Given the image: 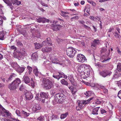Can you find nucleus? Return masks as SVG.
<instances>
[{
	"mask_svg": "<svg viewBox=\"0 0 121 121\" xmlns=\"http://www.w3.org/2000/svg\"><path fill=\"white\" fill-rule=\"evenodd\" d=\"M65 99V96L62 93L56 94L55 96V100L57 103H60L63 101Z\"/></svg>",
	"mask_w": 121,
	"mask_h": 121,
	"instance_id": "1",
	"label": "nucleus"
},
{
	"mask_svg": "<svg viewBox=\"0 0 121 121\" xmlns=\"http://www.w3.org/2000/svg\"><path fill=\"white\" fill-rule=\"evenodd\" d=\"M67 55L69 57H73L74 56L77 51L76 49L73 47L69 48L66 50Z\"/></svg>",
	"mask_w": 121,
	"mask_h": 121,
	"instance_id": "2",
	"label": "nucleus"
},
{
	"mask_svg": "<svg viewBox=\"0 0 121 121\" xmlns=\"http://www.w3.org/2000/svg\"><path fill=\"white\" fill-rule=\"evenodd\" d=\"M43 88L46 90H48L51 88L52 86V83L48 79L44 78L43 79Z\"/></svg>",
	"mask_w": 121,
	"mask_h": 121,
	"instance_id": "3",
	"label": "nucleus"
},
{
	"mask_svg": "<svg viewBox=\"0 0 121 121\" xmlns=\"http://www.w3.org/2000/svg\"><path fill=\"white\" fill-rule=\"evenodd\" d=\"M22 81L26 84H28L30 82V85L31 86L33 87L34 86V82L32 78L31 79L30 81V79L27 76L24 75L22 78Z\"/></svg>",
	"mask_w": 121,
	"mask_h": 121,
	"instance_id": "4",
	"label": "nucleus"
},
{
	"mask_svg": "<svg viewBox=\"0 0 121 121\" xmlns=\"http://www.w3.org/2000/svg\"><path fill=\"white\" fill-rule=\"evenodd\" d=\"M52 42L50 38H47L46 40L43 42L42 44L38 43V49L41 48L43 45L51 46L52 45Z\"/></svg>",
	"mask_w": 121,
	"mask_h": 121,
	"instance_id": "5",
	"label": "nucleus"
},
{
	"mask_svg": "<svg viewBox=\"0 0 121 121\" xmlns=\"http://www.w3.org/2000/svg\"><path fill=\"white\" fill-rule=\"evenodd\" d=\"M0 108H2L3 111V112H1V113H0V115H2L3 116L7 117L10 116L11 114L9 113V112L3 108L0 104Z\"/></svg>",
	"mask_w": 121,
	"mask_h": 121,
	"instance_id": "6",
	"label": "nucleus"
},
{
	"mask_svg": "<svg viewBox=\"0 0 121 121\" xmlns=\"http://www.w3.org/2000/svg\"><path fill=\"white\" fill-rule=\"evenodd\" d=\"M112 72L106 70H104L100 72L99 74L100 75L105 78L107 76H110L112 74Z\"/></svg>",
	"mask_w": 121,
	"mask_h": 121,
	"instance_id": "7",
	"label": "nucleus"
},
{
	"mask_svg": "<svg viewBox=\"0 0 121 121\" xmlns=\"http://www.w3.org/2000/svg\"><path fill=\"white\" fill-rule=\"evenodd\" d=\"M77 60L79 62H83L86 60L85 56L82 54H78L77 56Z\"/></svg>",
	"mask_w": 121,
	"mask_h": 121,
	"instance_id": "8",
	"label": "nucleus"
},
{
	"mask_svg": "<svg viewBox=\"0 0 121 121\" xmlns=\"http://www.w3.org/2000/svg\"><path fill=\"white\" fill-rule=\"evenodd\" d=\"M25 97L27 100L31 99L33 97V95L31 92L26 91L24 92Z\"/></svg>",
	"mask_w": 121,
	"mask_h": 121,
	"instance_id": "9",
	"label": "nucleus"
},
{
	"mask_svg": "<svg viewBox=\"0 0 121 121\" xmlns=\"http://www.w3.org/2000/svg\"><path fill=\"white\" fill-rule=\"evenodd\" d=\"M61 26L60 25L52 24L51 25V28L53 30H59L61 27Z\"/></svg>",
	"mask_w": 121,
	"mask_h": 121,
	"instance_id": "10",
	"label": "nucleus"
},
{
	"mask_svg": "<svg viewBox=\"0 0 121 121\" xmlns=\"http://www.w3.org/2000/svg\"><path fill=\"white\" fill-rule=\"evenodd\" d=\"M99 43L100 42L99 40L95 39L92 43L91 47H95L97 45L99 44Z\"/></svg>",
	"mask_w": 121,
	"mask_h": 121,
	"instance_id": "11",
	"label": "nucleus"
},
{
	"mask_svg": "<svg viewBox=\"0 0 121 121\" xmlns=\"http://www.w3.org/2000/svg\"><path fill=\"white\" fill-rule=\"evenodd\" d=\"M18 87L13 82L8 86L9 88L11 90L13 91L15 90Z\"/></svg>",
	"mask_w": 121,
	"mask_h": 121,
	"instance_id": "12",
	"label": "nucleus"
},
{
	"mask_svg": "<svg viewBox=\"0 0 121 121\" xmlns=\"http://www.w3.org/2000/svg\"><path fill=\"white\" fill-rule=\"evenodd\" d=\"M49 22V19H45L44 17H39L38 18V22L44 23L45 22Z\"/></svg>",
	"mask_w": 121,
	"mask_h": 121,
	"instance_id": "13",
	"label": "nucleus"
},
{
	"mask_svg": "<svg viewBox=\"0 0 121 121\" xmlns=\"http://www.w3.org/2000/svg\"><path fill=\"white\" fill-rule=\"evenodd\" d=\"M69 89L71 91V93L72 94L75 95L77 91L75 87L71 86L69 87Z\"/></svg>",
	"mask_w": 121,
	"mask_h": 121,
	"instance_id": "14",
	"label": "nucleus"
},
{
	"mask_svg": "<svg viewBox=\"0 0 121 121\" xmlns=\"http://www.w3.org/2000/svg\"><path fill=\"white\" fill-rule=\"evenodd\" d=\"M38 57V53L36 52L33 53L31 56V59L33 61L37 60Z\"/></svg>",
	"mask_w": 121,
	"mask_h": 121,
	"instance_id": "15",
	"label": "nucleus"
},
{
	"mask_svg": "<svg viewBox=\"0 0 121 121\" xmlns=\"http://www.w3.org/2000/svg\"><path fill=\"white\" fill-rule=\"evenodd\" d=\"M78 71L81 74V73H82L85 71L84 65H82L78 66Z\"/></svg>",
	"mask_w": 121,
	"mask_h": 121,
	"instance_id": "16",
	"label": "nucleus"
},
{
	"mask_svg": "<svg viewBox=\"0 0 121 121\" xmlns=\"http://www.w3.org/2000/svg\"><path fill=\"white\" fill-rule=\"evenodd\" d=\"M52 50L51 47H46L45 48H43L42 49V51L43 52H49Z\"/></svg>",
	"mask_w": 121,
	"mask_h": 121,
	"instance_id": "17",
	"label": "nucleus"
},
{
	"mask_svg": "<svg viewBox=\"0 0 121 121\" xmlns=\"http://www.w3.org/2000/svg\"><path fill=\"white\" fill-rule=\"evenodd\" d=\"M21 80L20 79L18 78H17L14 80L12 82L18 87L19 84L21 83Z\"/></svg>",
	"mask_w": 121,
	"mask_h": 121,
	"instance_id": "18",
	"label": "nucleus"
},
{
	"mask_svg": "<svg viewBox=\"0 0 121 121\" xmlns=\"http://www.w3.org/2000/svg\"><path fill=\"white\" fill-rule=\"evenodd\" d=\"M83 65L85 71L89 72L91 71V68L90 65L86 64Z\"/></svg>",
	"mask_w": 121,
	"mask_h": 121,
	"instance_id": "19",
	"label": "nucleus"
},
{
	"mask_svg": "<svg viewBox=\"0 0 121 121\" xmlns=\"http://www.w3.org/2000/svg\"><path fill=\"white\" fill-rule=\"evenodd\" d=\"M100 52L101 53H105L107 55H108L110 53V50L109 49L107 51V49H102L100 50Z\"/></svg>",
	"mask_w": 121,
	"mask_h": 121,
	"instance_id": "20",
	"label": "nucleus"
},
{
	"mask_svg": "<svg viewBox=\"0 0 121 121\" xmlns=\"http://www.w3.org/2000/svg\"><path fill=\"white\" fill-rule=\"evenodd\" d=\"M91 72L84 71L83 72L81 73V74L82 75H84L86 77H87L90 76Z\"/></svg>",
	"mask_w": 121,
	"mask_h": 121,
	"instance_id": "21",
	"label": "nucleus"
},
{
	"mask_svg": "<svg viewBox=\"0 0 121 121\" xmlns=\"http://www.w3.org/2000/svg\"><path fill=\"white\" fill-rule=\"evenodd\" d=\"M33 73L36 76H38V70L37 68L35 66H33Z\"/></svg>",
	"mask_w": 121,
	"mask_h": 121,
	"instance_id": "22",
	"label": "nucleus"
},
{
	"mask_svg": "<svg viewBox=\"0 0 121 121\" xmlns=\"http://www.w3.org/2000/svg\"><path fill=\"white\" fill-rule=\"evenodd\" d=\"M25 69L24 67H21L19 66L16 70L18 72L22 73L24 71Z\"/></svg>",
	"mask_w": 121,
	"mask_h": 121,
	"instance_id": "23",
	"label": "nucleus"
},
{
	"mask_svg": "<svg viewBox=\"0 0 121 121\" xmlns=\"http://www.w3.org/2000/svg\"><path fill=\"white\" fill-rule=\"evenodd\" d=\"M11 66L13 68L15 69L16 70L19 66V65L16 63L15 62H13L11 64Z\"/></svg>",
	"mask_w": 121,
	"mask_h": 121,
	"instance_id": "24",
	"label": "nucleus"
},
{
	"mask_svg": "<svg viewBox=\"0 0 121 121\" xmlns=\"http://www.w3.org/2000/svg\"><path fill=\"white\" fill-rule=\"evenodd\" d=\"M61 83L63 85L67 86L68 85V83L67 81H66L64 79H62L60 81Z\"/></svg>",
	"mask_w": 121,
	"mask_h": 121,
	"instance_id": "25",
	"label": "nucleus"
},
{
	"mask_svg": "<svg viewBox=\"0 0 121 121\" xmlns=\"http://www.w3.org/2000/svg\"><path fill=\"white\" fill-rule=\"evenodd\" d=\"M82 104L80 103H78V105L76 107V108L77 110H79L82 108Z\"/></svg>",
	"mask_w": 121,
	"mask_h": 121,
	"instance_id": "26",
	"label": "nucleus"
},
{
	"mask_svg": "<svg viewBox=\"0 0 121 121\" xmlns=\"http://www.w3.org/2000/svg\"><path fill=\"white\" fill-rule=\"evenodd\" d=\"M102 89L103 93L105 94H107L108 93V90L104 86L101 87V89Z\"/></svg>",
	"mask_w": 121,
	"mask_h": 121,
	"instance_id": "27",
	"label": "nucleus"
},
{
	"mask_svg": "<svg viewBox=\"0 0 121 121\" xmlns=\"http://www.w3.org/2000/svg\"><path fill=\"white\" fill-rule=\"evenodd\" d=\"M84 94L86 95V97H88L92 95L91 91H86L84 93Z\"/></svg>",
	"mask_w": 121,
	"mask_h": 121,
	"instance_id": "28",
	"label": "nucleus"
},
{
	"mask_svg": "<svg viewBox=\"0 0 121 121\" xmlns=\"http://www.w3.org/2000/svg\"><path fill=\"white\" fill-rule=\"evenodd\" d=\"M98 108H96L94 109L92 111V113L94 115L98 114Z\"/></svg>",
	"mask_w": 121,
	"mask_h": 121,
	"instance_id": "29",
	"label": "nucleus"
},
{
	"mask_svg": "<svg viewBox=\"0 0 121 121\" xmlns=\"http://www.w3.org/2000/svg\"><path fill=\"white\" fill-rule=\"evenodd\" d=\"M68 114V113L66 112L64 114H61L60 118L61 119H63L65 118Z\"/></svg>",
	"mask_w": 121,
	"mask_h": 121,
	"instance_id": "30",
	"label": "nucleus"
},
{
	"mask_svg": "<svg viewBox=\"0 0 121 121\" xmlns=\"http://www.w3.org/2000/svg\"><path fill=\"white\" fill-rule=\"evenodd\" d=\"M40 95L41 97L47 98L48 97L47 94L44 92H41Z\"/></svg>",
	"mask_w": 121,
	"mask_h": 121,
	"instance_id": "31",
	"label": "nucleus"
},
{
	"mask_svg": "<svg viewBox=\"0 0 121 121\" xmlns=\"http://www.w3.org/2000/svg\"><path fill=\"white\" fill-rule=\"evenodd\" d=\"M4 32L0 31V40H3L4 39Z\"/></svg>",
	"mask_w": 121,
	"mask_h": 121,
	"instance_id": "32",
	"label": "nucleus"
},
{
	"mask_svg": "<svg viewBox=\"0 0 121 121\" xmlns=\"http://www.w3.org/2000/svg\"><path fill=\"white\" fill-rule=\"evenodd\" d=\"M22 114L24 115L25 117H27L29 115V113L25 112L24 110H22L21 111Z\"/></svg>",
	"mask_w": 121,
	"mask_h": 121,
	"instance_id": "33",
	"label": "nucleus"
},
{
	"mask_svg": "<svg viewBox=\"0 0 121 121\" xmlns=\"http://www.w3.org/2000/svg\"><path fill=\"white\" fill-rule=\"evenodd\" d=\"M19 54L21 55V56H25L27 54L26 52L24 50L20 51L19 53Z\"/></svg>",
	"mask_w": 121,
	"mask_h": 121,
	"instance_id": "34",
	"label": "nucleus"
},
{
	"mask_svg": "<svg viewBox=\"0 0 121 121\" xmlns=\"http://www.w3.org/2000/svg\"><path fill=\"white\" fill-rule=\"evenodd\" d=\"M33 110L34 112H37L38 111V107L35 106L33 108Z\"/></svg>",
	"mask_w": 121,
	"mask_h": 121,
	"instance_id": "35",
	"label": "nucleus"
},
{
	"mask_svg": "<svg viewBox=\"0 0 121 121\" xmlns=\"http://www.w3.org/2000/svg\"><path fill=\"white\" fill-rule=\"evenodd\" d=\"M59 118V117L56 115L54 114L53 115L52 117H51V120L53 119H58Z\"/></svg>",
	"mask_w": 121,
	"mask_h": 121,
	"instance_id": "36",
	"label": "nucleus"
},
{
	"mask_svg": "<svg viewBox=\"0 0 121 121\" xmlns=\"http://www.w3.org/2000/svg\"><path fill=\"white\" fill-rule=\"evenodd\" d=\"M87 1L90 4H91L93 6H95L96 5L95 3L91 0H87Z\"/></svg>",
	"mask_w": 121,
	"mask_h": 121,
	"instance_id": "37",
	"label": "nucleus"
},
{
	"mask_svg": "<svg viewBox=\"0 0 121 121\" xmlns=\"http://www.w3.org/2000/svg\"><path fill=\"white\" fill-rule=\"evenodd\" d=\"M52 62L54 63L58 64L59 62V61L57 59H54L52 60Z\"/></svg>",
	"mask_w": 121,
	"mask_h": 121,
	"instance_id": "38",
	"label": "nucleus"
},
{
	"mask_svg": "<svg viewBox=\"0 0 121 121\" xmlns=\"http://www.w3.org/2000/svg\"><path fill=\"white\" fill-rule=\"evenodd\" d=\"M117 69L119 71L121 72V63H119L117 65Z\"/></svg>",
	"mask_w": 121,
	"mask_h": 121,
	"instance_id": "39",
	"label": "nucleus"
},
{
	"mask_svg": "<svg viewBox=\"0 0 121 121\" xmlns=\"http://www.w3.org/2000/svg\"><path fill=\"white\" fill-rule=\"evenodd\" d=\"M50 92L51 95H53L56 93V91L55 89H52L50 91Z\"/></svg>",
	"mask_w": 121,
	"mask_h": 121,
	"instance_id": "40",
	"label": "nucleus"
},
{
	"mask_svg": "<svg viewBox=\"0 0 121 121\" xmlns=\"http://www.w3.org/2000/svg\"><path fill=\"white\" fill-rule=\"evenodd\" d=\"M38 1L43 6H46L47 7H48V6L47 5V4L45 3H44L41 1H39L38 0Z\"/></svg>",
	"mask_w": 121,
	"mask_h": 121,
	"instance_id": "41",
	"label": "nucleus"
},
{
	"mask_svg": "<svg viewBox=\"0 0 121 121\" xmlns=\"http://www.w3.org/2000/svg\"><path fill=\"white\" fill-rule=\"evenodd\" d=\"M7 4L10 7L12 10L13 9V7L12 5V4L10 2V1H9V2L8 3H7Z\"/></svg>",
	"mask_w": 121,
	"mask_h": 121,
	"instance_id": "42",
	"label": "nucleus"
},
{
	"mask_svg": "<svg viewBox=\"0 0 121 121\" xmlns=\"http://www.w3.org/2000/svg\"><path fill=\"white\" fill-rule=\"evenodd\" d=\"M16 113L18 116H21V113H20V111L19 110H16Z\"/></svg>",
	"mask_w": 121,
	"mask_h": 121,
	"instance_id": "43",
	"label": "nucleus"
},
{
	"mask_svg": "<svg viewBox=\"0 0 121 121\" xmlns=\"http://www.w3.org/2000/svg\"><path fill=\"white\" fill-rule=\"evenodd\" d=\"M119 74H115L113 76L112 79H115L116 78H118L119 77Z\"/></svg>",
	"mask_w": 121,
	"mask_h": 121,
	"instance_id": "44",
	"label": "nucleus"
},
{
	"mask_svg": "<svg viewBox=\"0 0 121 121\" xmlns=\"http://www.w3.org/2000/svg\"><path fill=\"white\" fill-rule=\"evenodd\" d=\"M58 73H59V74L58 75L59 76L60 78L63 77V76L64 74L63 73L60 72H58Z\"/></svg>",
	"mask_w": 121,
	"mask_h": 121,
	"instance_id": "45",
	"label": "nucleus"
},
{
	"mask_svg": "<svg viewBox=\"0 0 121 121\" xmlns=\"http://www.w3.org/2000/svg\"><path fill=\"white\" fill-rule=\"evenodd\" d=\"M53 77L57 79L58 80H59L60 78L59 76L58 75H53Z\"/></svg>",
	"mask_w": 121,
	"mask_h": 121,
	"instance_id": "46",
	"label": "nucleus"
},
{
	"mask_svg": "<svg viewBox=\"0 0 121 121\" xmlns=\"http://www.w3.org/2000/svg\"><path fill=\"white\" fill-rule=\"evenodd\" d=\"M9 119H5V121H12L13 118L11 117V116L9 117H8Z\"/></svg>",
	"mask_w": 121,
	"mask_h": 121,
	"instance_id": "47",
	"label": "nucleus"
},
{
	"mask_svg": "<svg viewBox=\"0 0 121 121\" xmlns=\"http://www.w3.org/2000/svg\"><path fill=\"white\" fill-rule=\"evenodd\" d=\"M94 86L95 87L98 88L99 89V88H100L101 89V87L102 86H101V85H99L98 84H96Z\"/></svg>",
	"mask_w": 121,
	"mask_h": 121,
	"instance_id": "48",
	"label": "nucleus"
},
{
	"mask_svg": "<svg viewBox=\"0 0 121 121\" xmlns=\"http://www.w3.org/2000/svg\"><path fill=\"white\" fill-rule=\"evenodd\" d=\"M61 13H62V16H63L65 14H69V13L67 12H64L61 11Z\"/></svg>",
	"mask_w": 121,
	"mask_h": 121,
	"instance_id": "49",
	"label": "nucleus"
},
{
	"mask_svg": "<svg viewBox=\"0 0 121 121\" xmlns=\"http://www.w3.org/2000/svg\"><path fill=\"white\" fill-rule=\"evenodd\" d=\"M44 119V117L43 116H40L38 117V120L40 121H43Z\"/></svg>",
	"mask_w": 121,
	"mask_h": 121,
	"instance_id": "50",
	"label": "nucleus"
},
{
	"mask_svg": "<svg viewBox=\"0 0 121 121\" xmlns=\"http://www.w3.org/2000/svg\"><path fill=\"white\" fill-rule=\"evenodd\" d=\"M24 89V87L23 85L22 84L20 86V87L19 88V90L21 91H22L23 89Z\"/></svg>",
	"mask_w": 121,
	"mask_h": 121,
	"instance_id": "51",
	"label": "nucleus"
},
{
	"mask_svg": "<svg viewBox=\"0 0 121 121\" xmlns=\"http://www.w3.org/2000/svg\"><path fill=\"white\" fill-rule=\"evenodd\" d=\"M117 96L119 98L121 99V90L118 92V93Z\"/></svg>",
	"mask_w": 121,
	"mask_h": 121,
	"instance_id": "52",
	"label": "nucleus"
},
{
	"mask_svg": "<svg viewBox=\"0 0 121 121\" xmlns=\"http://www.w3.org/2000/svg\"><path fill=\"white\" fill-rule=\"evenodd\" d=\"M106 112V111L104 109H101V113L102 114H104Z\"/></svg>",
	"mask_w": 121,
	"mask_h": 121,
	"instance_id": "53",
	"label": "nucleus"
},
{
	"mask_svg": "<svg viewBox=\"0 0 121 121\" xmlns=\"http://www.w3.org/2000/svg\"><path fill=\"white\" fill-rule=\"evenodd\" d=\"M17 45L18 46H21L22 44L21 42L20 41H18L17 43Z\"/></svg>",
	"mask_w": 121,
	"mask_h": 121,
	"instance_id": "54",
	"label": "nucleus"
},
{
	"mask_svg": "<svg viewBox=\"0 0 121 121\" xmlns=\"http://www.w3.org/2000/svg\"><path fill=\"white\" fill-rule=\"evenodd\" d=\"M89 102L88 99L87 100L84 101L83 102V104H88Z\"/></svg>",
	"mask_w": 121,
	"mask_h": 121,
	"instance_id": "55",
	"label": "nucleus"
},
{
	"mask_svg": "<svg viewBox=\"0 0 121 121\" xmlns=\"http://www.w3.org/2000/svg\"><path fill=\"white\" fill-rule=\"evenodd\" d=\"M101 103V101L99 99H97L95 102V103L97 104H99Z\"/></svg>",
	"mask_w": 121,
	"mask_h": 121,
	"instance_id": "56",
	"label": "nucleus"
},
{
	"mask_svg": "<svg viewBox=\"0 0 121 121\" xmlns=\"http://www.w3.org/2000/svg\"><path fill=\"white\" fill-rule=\"evenodd\" d=\"M78 22L82 24H84L85 23V22L84 21L81 20H79L78 21Z\"/></svg>",
	"mask_w": 121,
	"mask_h": 121,
	"instance_id": "57",
	"label": "nucleus"
},
{
	"mask_svg": "<svg viewBox=\"0 0 121 121\" xmlns=\"http://www.w3.org/2000/svg\"><path fill=\"white\" fill-rule=\"evenodd\" d=\"M89 18L90 19L94 21H95V18H94V17L93 16H90L89 17Z\"/></svg>",
	"mask_w": 121,
	"mask_h": 121,
	"instance_id": "58",
	"label": "nucleus"
},
{
	"mask_svg": "<svg viewBox=\"0 0 121 121\" xmlns=\"http://www.w3.org/2000/svg\"><path fill=\"white\" fill-rule=\"evenodd\" d=\"M110 59V58L107 57V58L105 59L104 60L102 61V62H104L105 61H107Z\"/></svg>",
	"mask_w": 121,
	"mask_h": 121,
	"instance_id": "59",
	"label": "nucleus"
},
{
	"mask_svg": "<svg viewBox=\"0 0 121 121\" xmlns=\"http://www.w3.org/2000/svg\"><path fill=\"white\" fill-rule=\"evenodd\" d=\"M14 77V76L13 75H11L9 77L8 79L9 80H10L12 79Z\"/></svg>",
	"mask_w": 121,
	"mask_h": 121,
	"instance_id": "60",
	"label": "nucleus"
},
{
	"mask_svg": "<svg viewBox=\"0 0 121 121\" xmlns=\"http://www.w3.org/2000/svg\"><path fill=\"white\" fill-rule=\"evenodd\" d=\"M11 49L15 50L16 49V48L14 46H12L11 47Z\"/></svg>",
	"mask_w": 121,
	"mask_h": 121,
	"instance_id": "61",
	"label": "nucleus"
},
{
	"mask_svg": "<svg viewBox=\"0 0 121 121\" xmlns=\"http://www.w3.org/2000/svg\"><path fill=\"white\" fill-rule=\"evenodd\" d=\"M84 26L85 27L86 29L87 30H90L91 29V28L90 27L86 25H84Z\"/></svg>",
	"mask_w": 121,
	"mask_h": 121,
	"instance_id": "62",
	"label": "nucleus"
},
{
	"mask_svg": "<svg viewBox=\"0 0 121 121\" xmlns=\"http://www.w3.org/2000/svg\"><path fill=\"white\" fill-rule=\"evenodd\" d=\"M34 44L35 46V49H38V44L37 43H34Z\"/></svg>",
	"mask_w": 121,
	"mask_h": 121,
	"instance_id": "63",
	"label": "nucleus"
},
{
	"mask_svg": "<svg viewBox=\"0 0 121 121\" xmlns=\"http://www.w3.org/2000/svg\"><path fill=\"white\" fill-rule=\"evenodd\" d=\"M119 34H118L117 32L116 31L115 32V35H114V36L115 37H119L118 35H119Z\"/></svg>",
	"mask_w": 121,
	"mask_h": 121,
	"instance_id": "64",
	"label": "nucleus"
}]
</instances>
